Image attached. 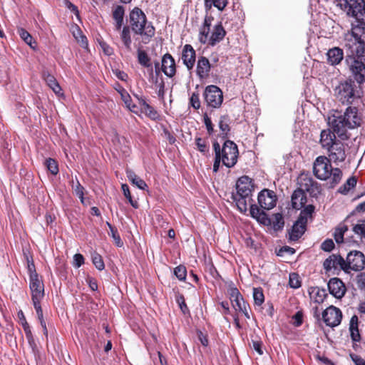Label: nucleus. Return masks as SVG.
Wrapping results in <instances>:
<instances>
[{
    "label": "nucleus",
    "instance_id": "nucleus-1",
    "mask_svg": "<svg viewBox=\"0 0 365 365\" xmlns=\"http://www.w3.org/2000/svg\"><path fill=\"white\" fill-rule=\"evenodd\" d=\"M346 62L351 76L359 83L365 82V29L352 26L345 34Z\"/></svg>",
    "mask_w": 365,
    "mask_h": 365
},
{
    "label": "nucleus",
    "instance_id": "nucleus-2",
    "mask_svg": "<svg viewBox=\"0 0 365 365\" xmlns=\"http://www.w3.org/2000/svg\"><path fill=\"white\" fill-rule=\"evenodd\" d=\"M254 187L251 178L247 175L242 176L237 181V192L232 195V198L240 212L245 213L248 210V205H250L251 217L256 219L259 222L267 225L271 223L267 215L257 205L252 204V193Z\"/></svg>",
    "mask_w": 365,
    "mask_h": 365
},
{
    "label": "nucleus",
    "instance_id": "nucleus-3",
    "mask_svg": "<svg viewBox=\"0 0 365 365\" xmlns=\"http://www.w3.org/2000/svg\"><path fill=\"white\" fill-rule=\"evenodd\" d=\"M362 122V114L356 107L350 105L343 114L335 111V113L329 118V124L331 128L341 140H347L349 138L347 130L361 126Z\"/></svg>",
    "mask_w": 365,
    "mask_h": 365
},
{
    "label": "nucleus",
    "instance_id": "nucleus-4",
    "mask_svg": "<svg viewBox=\"0 0 365 365\" xmlns=\"http://www.w3.org/2000/svg\"><path fill=\"white\" fill-rule=\"evenodd\" d=\"M331 160L324 155L318 156L313 163V173L317 178L321 180H330L331 184H338L342 178V171L338 168H333Z\"/></svg>",
    "mask_w": 365,
    "mask_h": 365
},
{
    "label": "nucleus",
    "instance_id": "nucleus-5",
    "mask_svg": "<svg viewBox=\"0 0 365 365\" xmlns=\"http://www.w3.org/2000/svg\"><path fill=\"white\" fill-rule=\"evenodd\" d=\"M130 23L135 34L143 36L145 43L149 42L155 34V28L150 23L148 24L145 14L138 7L130 11Z\"/></svg>",
    "mask_w": 365,
    "mask_h": 365
},
{
    "label": "nucleus",
    "instance_id": "nucleus-6",
    "mask_svg": "<svg viewBox=\"0 0 365 365\" xmlns=\"http://www.w3.org/2000/svg\"><path fill=\"white\" fill-rule=\"evenodd\" d=\"M335 3L347 15L355 19V21L351 24L352 26L365 29L364 0H335Z\"/></svg>",
    "mask_w": 365,
    "mask_h": 365
},
{
    "label": "nucleus",
    "instance_id": "nucleus-7",
    "mask_svg": "<svg viewBox=\"0 0 365 365\" xmlns=\"http://www.w3.org/2000/svg\"><path fill=\"white\" fill-rule=\"evenodd\" d=\"M334 96L343 105L349 106L361 98L354 81L346 80L341 81L334 88Z\"/></svg>",
    "mask_w": 365,
    "mask_h": 365
},
{
    "label": "nucleus",
    "instance_id": "nucleus-8",
    "mask_svg": "<svg viewBox=\"0 0 365 365\" xmlns=\"http://www.w3.org/2000/svg\"><path fill=\"white\" fill-rule=\"evenodd\" d=\"M220 157L222 160V163L227 168L234 167L237 162L239 155L237 145L231 140H226L222 148L220 147Z\"/></svg>",
    "mask_w": 365,
    "mask_h": 365
},
{
    "label": "nucleus",
    "instance_id": "nucleus-9",
    "mask_svg": "<svg viewBox=\"0 0 365 365\" xmlns=\"http://www.w3.org/2000/svg\"><path fill=\"white\" fill-rule=\"evenodd\" d=\"M348 150L347 144L341 142V140H338L334 143V145L331 146V148L327 150L328 155L327 158L334 164L339 165V163L344 162L346 160Z\"/></svg>",
    "mask_w": 365,
    "mask_h": 365
},
{
    "label": "nucleus",
    "instance_id": "nucleus-10",
    "mask_svg": "<svg viewBox=\"0 0 365 365\" xmlns=\"http://www.w3.org/2000/svg\"><path fill=\"white\" fill-rule=\"evenodd\" d=\"M203 96L207 105L210 107L217 108L220 107L222 103V91L217 86H207Z\"/></svg>",
    "mask_w": 365,
    "mask_h": 365
},
{
    "label": "nucleus",
    "instance_id": "nucleus-11",
    "mask_svg": "<svg viewBox=\"0 0 365 365\" xmlns=\"http://www.w3.org/2000/svg\"><path fill=\"white\" fill-rule=\"evenodd\" d=\"M345 264L346 272H348L349 269L361 271L365 268V256L360 251H351L346 256Z\"/></svg>",
    "mask_w": 365,
    "mask_h": 365
},
{
    "label": "nucleus",
    "instance_id": "nucleus-12",
    "mask_svg": "<svg viewBox=\"0 0 365 365\" xmlns=\"http://www.w3.org/2000/svg\"><path fill=\"white\" fill-rule=\"evenodd\" d=\"M30 289L34 307L41 305V300L44 296V289L42 281L38 278L37 273H33L30 277Z\"/></svg>",
    "mask_w": 365,
    "mask_h": 365
},
{
    "label": "nucleus",
    "instance_id": "nucleus-13",
    "mask_svg": "<svg viewBox=\"0 0 365 365\" xmlns=\"http://www.w3.org/2000/svg\"><path fill=\"white\" fill-rule=\"evenodd\" d=\"M322 319L327 326L334 327L341 323L342 313L339 308L331 305L323 312Z\"/></svg>",
    "mask_w": 365,
    "mask_h": 365
},
{
    "label": "nucleus",
    "instance_id": "nucleus-14",
    "mask_svg": "<svg viewBox=\"0 0 365 365\" xmlns=\"http://www.w3.org/2000/svg\"><path fill=\"white\" fill-rule=\"evenodd\" d=\"M257 200L261 208L269 210L276 206L277 197L274 191L264 189L259 192Z\"/></svg>",
    "mask_w": 365,
    "mask_h": 365
},
{
    "label": "nucleus",
    "instance_id": "nucleus-15",
    "mask_svg": "<svg viewBox=\"0 0 365 365\" xmlns=\"http://www.w3.org/2000/svg\"><path fill=\"white\" fill-rule=\"evenodd\" d=\"M323 266L327 272L332 269H342L346 272L345 259L339 255H331L324 260Z\"/></svg>",
    "mask_w": 365,
    "mask_h": 365
},
{
    "label": "nucleus",
    "instance_id": "nucleus-16",
    "mask_svg": "<svg viewBox=\"0 0 365 365\" xmlns=\"http://www.w3.org/2000/svg\"><path fill=\"white\" fill-rule=\"evenodd\" d=\"M327 286L330 294L336 299H341L346 291L344 282L336 277L330 279Z\"/></svg>",
    "mask_w": 365,
    "mask_h": 365
},
{
    "label": "nucleus",
    "instance_id": "nucleus-17",
    "mask_svg": "<svg viewBox=\"0 0 365 365\" xmlns=\"http://www.w3.org/2000/svg\"><path fill=\"white\" fill-rule=\"evenodd\" d=\"M162 71L169 78H172L176 73V65L173 57L168 53L162 58Z\"/></svg>",
    "mask_w": 365,
    "mask_h": 365
},
{
    "label": "nucleus",
    "instance_id": "nucleus-18",
    "mask_svg": "<svg viewBox=\"0 0 365 365\" xmlns=\"http://www.w3.org/2000/svg\"><path fill=\"white\" fill-rule=\"evenodd\" d=\"M336 133L333 130L327 129L322 130L319 143L323 149L327 150L331 146L334 145L335 142L339 140L336 138Z\"/></svg>",
    "mask_w": 365,
    "mask_h": 365
},
{
    "label": "nucleus",
    "instance_id": "nucleus-19",
    "mask_svg": "<svg viewBox=\"0 0 365 365\" xmlns=\"http://www.w3.org/2000/svg\"><path fill=\"white\" fill-rule=\"evenodd\" d=\"M195 51L190 44H185L182 49V60L188 70H191L195 62Z\"/></svg>",
    "mask_w": 365,
    "mask_h": 365
},
{
    "label": "nucleus",
    "instance_id": "nucleus-20",
    "mask_svg": "<svg viewBox=\"0 0 365 365\" xmlns=\"http://www.w3.org/2000/svg\"><path fill=\"white\" fill-rule=\"evenodd\" d=\"M307 222L302 217H299L292 228L289 234V239L293 241L299 240L305 232Z\"/></svg>",
    "mask_w": 365,
    "mask_h": 365
},
{
    "label": "nucleus",
    "instance_id": "nucleus-21",
    "mask_svg": "<svg viewBox=\"0 0 365 365\" xmlns=\"http://www.w3.org/2000/svg\"><path fill=\"white\" fill-rule=\"evenodd\" d=\"M226 34V31L220 23L214 26L213 31L209 38L208 44L213 46L221 41Z\"/></svg>",
    "mask_w": 365,
    "mask_h": 365
},
{
    "label": "nucleus",
    "instance_id": "nucleus-22",
    "mask_svg": "<svg viewBox=\"0 0 365 365\" xmlns=\"http://www.w3.org/2000/svg\"><path fill=\"white\" fill-rule=\"evenodd\" d=\"M292 205L294 209H301L307 202V196L302 189L295 190L292 195Z\"/></svg>",
    "mask_w": 365,
    "mask_h": 365
},
{
    "label": "nucleus",
    "instance_id": "nucleus-23",
    "mask_svg": "<svg viewBox=\"0 0 365 365\" xmlns=\"http://www.w3.org/2000/svg\"><path fill=\"white\" fill-rule=\"evenodd\" d=\"M210 70V63L209 60L205 57L201 56L198 58L197 64V74L200 78H204L208 76Z\"/></svg>",
    "mask_w": 365,
    "mask_h": 365
},
{
    "label": "nucleus",
    "instance_id": "nucleus-24",
    "mask_svg": "<svg viewBox=\"0 0 365 365\" xmlns=\"http://www.w3.org/2000/svg\"><path fill=\"white\" fill-rule=\"evenodd\" d=\"M327 60L328 62L331 65H337L339 64L344 57V53L342 49L334 47L328 51L327 53Z\"/></svg>",
    "mask_w": 365,
    "mask_h": 365
},
{
    "label": "nucleus",
    "instance_id": "nucleus-25",
    "mask_svg": "<svg viewBox=\"0 0 365 365\" xmlns=\"http://www.w3.org/2000/svg\"><path fill=\"white\" fill-rule=\"evenodd\" d=\"M138 61L141 66L148 69L150 75L153 76V70L151 63V59L145 51L141 49L138 50Z\"/></svg>",
    "mask_w": 365,
    "mask_h": 365
},
{
    "label": "nucleus",
    "instance_id": "nucleus-26",
    "mask_svg": "<svg viewBox=\"0 0 365 365\" xmlns=\"http://www.w3.org/2000/svg\"><path fill=\"white\" fill-rule=\"evenodd\" d=\"M125 10L122 6H117L113 11V18L115 21V28L116 30H120L124 17Z\"/></svg>",
    "mask_w": 365,
    "mask_h": 365
},
{
    "label": "nucleus",
    "instance_id": "nucleus-27",
    "mask_svg": "<svg viewBox=\"0 0 365 365\" xmlns=\"http://www.w3.org/2000/svg\"><path fill=\"white\" fill-rule=\"evenodd\" d=\"M43 78L46 84L53 90L56 95H62L61 88L55 77L48 73H43Z\"/></svg>",
    "mask_w": 365,
    "mask_h": 365
},
{
    "label": "nucleus",
    "instance_id": "nucleus-28",
    "mask_svg": "<svg viewBox=\"0 0 365 365\" xmlns=\"http://www.w3.org/2000/svg\"><path fill=\"white\" fill-rule=\"evenodd\" d=\"M126 175L128 180L139 189L145 190L148 187L145 182L140 177L136 175L135 173L131 170H127Z\"/></svg>",
    "mask_w": 365,
    "mask_h": 365
},
{
    "label": "nucleus",
    "instance_id": "nucleus-29",
    "mask_svg": "<svg viewBox=\"0 0 365 365\" xmlns=\"http://www.w3.org/2000/svg\"><path fill=\"white\" fill-rule=\"evenodd\" d=\"M349 330L352 340L354 341H359L361 336L358 328V317L356 315H354L351 318Z\"/></svg>",
    "mask_w": 365,
    "mask_h": 365
},
{
    "label": "nucleus",
    "instance_id": "nucleus-30",
    "mask_svg": "<svg viewBox=\"0 0 365 365\" xmlns=\"http://www.w3.org/2000/svg\"><path fill=\"white\" fill-rule=\"evenodd\" d=\"M17 33L21 38V39L29 46H30L31 48L33 49H35L36 46V42L34 40L32 36L24 29L23 28H19L17 29Z\"/></svg>",
    "mask_w": 365,
    "mask_h": 365
},
{
    "label": "nucleus",
    "instance_id": "nucleus-31",
    "mask_svg": "<svg viewBox=\"0 0 365 365\" xmlns=\"http://www.w3.org/2000/svg\"><path fill=\"white\" fill-rule=\"evenodd\" d=\"M120 39L123 43L124 46L128 51H131V36L130 30L128 26H124L120 32Z\"/></svg>",
    "mask_w": 365,
    "mask_h": 365
},
{
    "label": "nucleus",
    "instance_id": "nucleus-32",
    "mask_svg": "<svg viewBox=\"0 0 365 365\" xmlns=\"http://www.w3.org/2000/svg\"><path fill=\"white\" fill-rule=\"evenodd\" d=\"M348 230V226L344 223L339 224L335 228L333 235L336 243L339 244L344 242V236Z\"/></svg>",
    "mask_w": 365,
    "mask_h": 365
},
{
    "label": "nucleus",
    "instance_id": "nucleus-33",
    "mask_svg": "<svg viewBox=\"0 0 365 365\" xmlns=\"http://www.w3.org/2000/svg\"><path fill=\"white\" fill-rule=\"evenodd\" d=\"M213 150L215 151V161L213 164V171L217 173L219 170L220 163L222 160L220 157V144L218 142L213 143Z\"/></svg>",
    "mask_w": 365,
    "mask_h": 365
},
{
    "label": "nucleus",
    "instance_id": "nucleus-34",
    "mask_svg": "<svg viewBox=\"0 0 365 365\" xmlns=\"http://www.w3.org/2000/svg\"><path fill=\"white\" fill-rule=\"evenodd\" d=\"M357 180L355 177L349 178L346 182L340 187L339 192L341 194H346L351 188L354 187L356 185Z\"/></svg>",
    "mask_w": 365,
    "mask_h": 365
},
{
    "label": "nucleus",
    "instance_id": "nucleus-35",
    "mask_svg": "<svg viewBox=\"0 0 365 365\" xmlns=\"http://www.w3.org/2000/svg\"><path fill=\"white\" fill-rule=\"evenodd\" d=\"M312 293L315 294L314 302L318 304L323 303L324 299L327 297L326 289H319V287L314 288V289L312 290Z\"/></svg>",
    "mask_w": 365,
    "mask_h": 365
},
{
    "label": "nucleus",
    "instance_id": "nucleus-36",
    "mask_svg": "<svg viewBox=\"0 0 365 365\" xmlns=\"http://www.w3.org/2000/svg\"><path fill=\"white\" fill-rule=\"evenodd\" d=\"M230 118L228 115H222L220 117V121H219V128L220 130L222 131V134L227 135V133L230 131Z\"/></svg>",
    "mask_w": 365,
    "mask_h": 365
},
{
    "label": "nucleus",
    "instance_id": "nucleus-37",
    "mask_svg": "<svg viewBox=\"0 0 365 365\" xmlns=\"http://www.w3.org/2000/svg\"><path fill=\"white\" fill-rule=\"evenodd\" d=\"M107 225L108 226L110 230V232L108 234L112 237L115 245L119 247H122L123 243L120 239V237L118 232L117 229L112 226L111 224H110L109 222H107Z\"/></svg>",
    "mask_w": 365,
    "mask_h": 365
},
{
    "label": "nucleus",
    "instance_id": "nucleus-38",
    "mask_svg": "<svg viewBox=\"0 0 365 365\" xmlns=\"http://www.w3.org/2000/svg\"><path fill=\"white\" fill-rule=\"evenodd\" d=\"M72 188L75 194L80 198L81 202L84 203V187L80 184L77 179L76 183L73 180H72Z\"/></svg>",
    "mask_w": 365,
    "mask_h": 365
},
{
    "label": "nucleus",
    "instance_id": "nucleus-39",
    "mask_svg": "<svg viewBox=\"0 0 365 365\" xmlns=\"http://www.w3.org/2000/svg\"><path fill=\"white\" fill-rule=\"evenodd\" d=\"M146 115L153 120H156L159 118L158 112L147 102H143V109L142 110Z\"/></svg>",
    "mask_w": 365,
    "mask_h": 365
},
{
    "label": "nucleus",
    "instance_id": "nucleus-40",
    "mask_svg": "<svg viewBox=\"0 0 365 365\" xmlns=\"http://www.w3.org/2000/svg\"><path fill=\"white\" fill-rule=\"evenodd\" d=\"M253 298L255 304L257 306L262 305L264 301V297L262 289L261 287L253 289Z\"/></svg>",
    "mask_w": 365,
    "mask_h": 365
},
{
    "label": "nucleus",
    "instance_id": "nucleus-41",
    "mask_svg": "<svg viewBox=\"0 0 365 365\" xmlns=\"http://www.w3.org/2000/svg\"><path fill=\"white\" fill-rule=\"evenodd\" d=\"M34 308L36 312L37 317L39 320L40 324L43 329V334L47 336L48 331H47V328H46V322L43 319V311H42L41 307V305H38V306H35Z\"/></svg>",
    "mask_w": 365,
    "mask_h": 365
},
{
    "label": "nucleus",
    "instance_id": "nucleus-42",
    "mask_svg": "<svg viewBox=\"0 0 365 365\" xmlns=\"http://www.w3.org/2000/svg\"><path fill=\"white\" fill-rule=\"evenodd\" d=\"M34 308L36 312L37 317L39 320L40 324L43 329V334L47 336L48 331H47V328H46V322L43 319V311H42L41 307V305H38V306H35Z\"/></svg>",
    "mask_w": 365,
    "mask_h": 365
},
{
    "label": "nucleus",
    "instance_id": "nucleus-43",
    "mask_svg": "<svg viewBox=\"0 0 365 365\" xmlns=\"http://www.w3.org/2000/svg\"><path fill=\"white\" fill-rule=\"evenodd\" d=\"M45 165L51 174L55 175L58 173V166L55 160L48 158L46 160Z\"/></svg>",
    "mask_w": 365,
    "mask_h": 365
},
{
    "label": "nucleus",
    "instance_id": "nucleus-44",
    "mask_svg": "<svg viewBox=\"0 0 365 365\" xmlns=\"http://www.w3.org/2000/svg\"><path fill=\"white\" fill-rule=\"evenodd\" d=\"M92 262L98 270H103L105 268L102 257L96 252L92 254Z\"/></svg>",
    "mask_w": 365,
    "mask_h": 365
},
{
    "label": "nucleus",
    "instance_id": "nucleus-45",
    "mask_svg": "<svg viewBox=\"0 0 365 365\" xmlns=\"http://www.w3.org/2000/svg\"><path fill=\"white\" fill-rule=\"evenodd\" d=\"M272 225L274 230H280L284 227V221L282 214L276 213L274 215Z\"/></svg>",
    "mask_w": 365,
    "mask_h": 365
},
{
    "label": "nucleus",
    "instance_id": "nucleus-46",
    "mask_svg": "<svg viewBox=\"0 0 365 365\" xmlns=\"http://www.w3.org/2000/svg\"><path fill=\"white\" fill-rule=\"evenodd\" d=\"M210 29L201 26L200 30L199 41L200 43L205 44L209 42V34Z\"/></svg>",
    "mask_w": 365,
    "mask_h": 365
},
{
    "label": "nucleus",
    "instance_id": "nucleus-47",
    "mask_svg": "<svg viewBox=\"0 0 365 365\" xmlns=\"http://www.w3.org/2000/svg\"><path fill=\"white\" fill-rule=\"evenodd\" d=\"M314 211V207L312 205H309L304 207L303 210L301 211L299 217H302L305 222L307 223L308 217H312V215Z\"/></svg>",
    "mask_w": 365,
    "mask_h": 365
},
{
    "label": "nucleus",
    "instance_id": "nucleus-48",
    "mask_svg": "<svg viewBox=\"0 0 365 365\" xmlns=\"http://www.w3.org/2000/svg\"><path fill=\"white\" fill-rule=\"evenodd\" d=\"M174 274L179 280H185L187 275L185 267L182 265L178 266L174 269Z\"/></svg>",
    "mask_w": 365,
    "mask_h": 365
},
{
    "label": "nucleus",
    "instance_id": "nucleus-49",
    "mask_svg": "<svg viewBox=\"0 0 365 365\" xmlns=\"http://www.w3.org/2000/svg\"><path fill=\"white\" fill-rule=\"evenodd\" d=\"M122 190H123V195L128 200V201L130 203V205L133 207H135V208L138 207V202H134L133 200L131 195H130V190H129L128 186L126 184H123L122 185Z\"/></svg>",
    "mask_w": 365,
    "mask_h": 365
},
{
    "label": "nucleus",
    "instance_id": "nucleus-50",
    "mask_svg": "<svg viewBox=\"0 0 365 365\" xmlns=\"http://www.w3.org/2000/svg\"><path fill=\"white\" fill-rule=\"evenodd\" d=\"M353 231L355 234L361 236V238L365 239V222L358 223L353 227Z\"/></svg>",
    "mask_w": 365,
    "mask_h": 365
},
{
    "label": "nucleus",
    "instance_id": "nucleus-51",
    "mask_svg": "<svg viewBox=\"0 0 365 365\" xmlns=\"http://www.w3.org/2000/svg\"><path fill=\"white\" fill-rule=\"evenodd\" d=\"M289 285L291 287L297 289L301 287V282L299 279V276L296 273H292L289 275Z\"/></svg>",
    "mask_w": 365,
    "mask_h": 365
},
{
    "label": "nucleus",
    "instance_id": "nucleus-52",
    "mask_svg": "<svg viewBox=\"0 0 365 365\" xmlns=\"http://www.w3.org/2000/svg\"><path fill=\"white\" fill-rule=\"evenodd\" d=\"M190 103L195 109H199L200 107V101L199 94L193 93L190 98Z\"/></svg>",
    "mask_w": 365,
    "mask_h": 365
},
{
    "label": "nucleus",
    "instance_id": "nucleus-53",
    "mask_svg": "<svg viewBox=\"0 0 365 365\" xmlns=\"http://www.w3.org/2000/svg\"><path fill=\"white\" fill-rule=\"evenodd\" d=\"M228 294L232 302L242 296L236 287H230L228 289Z\"/></svg>",
    "mask_w": 365,
    "mask_h": 365
},
{
    "label": "nucleus",
    "instance_id": "nucleus-54",
    "mask_svg": "<svg viewBox=\"0 0 365 365\" xmlns=\"http://www.w3.org/2000/svg\"><path fill=\"white\" fill-rule=\"evenodd\" d=\"M334 247V243L332 240L327 239L324 241L321 245L322 250L326 252H330Z\"/></svg>",
    "mask_w": 365,
    "mask_h": 365
},
{
    "label": "nucleus",
    "instance_id": "nucleus-55",
    "mask_svg": "<svg viewBox=\"0 0 365 365\" xmlns=\"http://www.w3.org/2000/svg\"><path fill=\"white\" fill-rule=\"evenodd\" d=\"M195 144L197 145V149L201 153H205L207 150L206 142L201 138H197L195 139Z\"/></svg>",
    "mask_w": 365,
    "mask_h": 365
},
{
    "label": "nucleus",
    "instance_id": "nucleus-56",
    "mask_svg": "<svg viewBox=\"0 0 365 365\" xmlns=\"http://www.w3.org/2000/svg\"><path fill=\"white\" fill-rule=\"evenodd\" d=\"M232 303L233 307L236 310H239V311H240L243 308V307H245L246 305H247V304L245 302L242 296H241L236 300L233 301V302H232Z\"/></svg>",
    "mask_w": 365,
    "mask_h": 365
},
{
    "label": "nucleus",
    "instance_id": "nucleus-57",
    "mask_svg": "<svg viewBox=\"0 0 365 365\" xmlns=\"http://www.w3.org/2000/svg\"><path fill=\"white\" fill-rule=\"evenodd\" d=\"M204 123L206 126L207 133L211 135L214 132V128L211 119L207 114L204 115Z\"/></svg>",
    "mask_w": 365,
    "mask_h": 365
},
{
    "label": "nucleus",
    "instance_id": "nucleus-58",
    "mask_svg": "<svg viewBox=\"0 0 365 365\" xmlns=\"http://www.w3.org/2000/svg\"><path fill=\"white\" fill-rule=\"evenodd\" d=\"M177 302L180 306L181 311L183 312V314H186L189 312L188 307H187V304H185V298L183 296H180L179 297H178Z\"/></svg>",
    "mask_w": 365,
    "mask_h": 365
},
{
    "label": "nucleus",
    "instance_id": "nucleus-59",
    "mask_svg": "<svg viewBox=\"0 0 365 365\" xmlns=\"http://www.w3.org/2000/svg\"><path fill=\"white\" fill-rule=\"evenodd\" d=\"M84 263L83 256L81 254H76L73 256V265L78 268Z\"/></svg>",
    "mask_w": 365,
    "mask_h": 365
},
{
    "label": "nucleus",
    "instance_id": "nucleus-60",
    "mask_svg": "<svg viewBox=\"0 0 365 365\" xmlns=\"http://www.w3.org/2000/svg\"><path fill=\"white\" fill-rule=\"evenodd\" d=\"M77 31L78 32V34H79V38H78V36H76V34L74 33L73 35H74L75 38L77 39V41L78 42L81 43V44L83 47H86L88 46V41H87L86 37L81 34V31L79 30L78 28H77Z\"/></svg>",
    "mask_w": 365,
    "mask_h": 365
},
{
    "label": "nucleus",
    "instance_id": "nucleus-61",
    "mask_svg": "<svg viewBox=\"0 0 365 365\" xmlns=\"http://www.w3.org/2000/svg\"><path fill=\"white\" fill-rule=\"evenodd\" d=\"M77 31L78 32V34H79V38H78V36H76V34L74 33L73 35H74L75 38L77 39V41L78 42L81 43V44L83 47H86L88 46V41H87L86 37L81 34V31L79 30L78 28H77Z\"/></svg>",
    "mask_w": 365,
    "mask_h": 365
},
{
    "label": "nucleus",
    "instance_id": "nucleus-62",
    "mask_svg": "<svg viewBox=\"0 0 365 365\" xmlns=\"http://www.w3.org/2000/svg\"><path fill=\"white\" fill-rule=\"evenodd\" d=\"M228 4L227 0H214V6L219 11H223Z\"/></svg>",
    "mask_w": 365,
    "mask_h": 365
},
{
    "label": "nucleus",
    "instance_id": "nucleus-63",
    "mask_svg": "<svg viewBox=\"0 0 365 365\" xmlns=\"http://www.w3.org/2000/svg\"><path fill=\"white\" fill-rule=\"evenodd\" d=\"M262 341H252V348L259 354H263V351L262 349Z\"/></svg>",
    "mask_w": 365,
    "mask_h": 365
},
{
    "label": "nucleus",
    "instance_id": "nucleus-64",
    "mask_svg": "<svg viewBox=\"0 0 365 365\" xmlns=\"http://www.w3.org/2000/svg\"><path fill=\"white\" fill-rule=\"evenodd\" d=\"M352 360L354 361L355 365H365V360L361 358L359 356H351Z\"/></svg>",
    "mask_w": 365,
    "mask_h": 365
}]
</instances>
